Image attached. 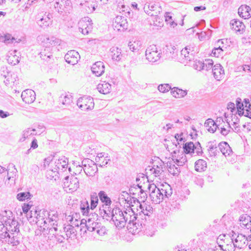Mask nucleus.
Instances as JSON below:
<instances>
[{"mask_svg": "<svg viewBox=\"0 0 251 251\" xmlns=\"http://www.w3.org/2000/svg\"><path fill=\"white\" fill-rule=\"evenodd\" d=\"M232 112L231 116V121L232 122V124L233 122L238 123L239 121V119L238 118V116H239L238 114V112L237 111H230Z\"/></svg>", "mask_w": 251, "mask_h": 251, "instance_id": "69168bd1", "label": "nucleus"}, {"mask_svg": "<svg viewBox=\"0 0 251 251\" xmlns=\"http://www.w3.org/2000/svg\"><path fill=\"white\" fill-rule=\"evenodd\" d=\"M44 43L47 44V46L49 44L52 47L60 45L62 43V40L54 36L50 37L47 36L44 40Z\"/></svg>", "mask_w": 251, "mask_h": 251, "instance_id": "c85d7f7f", "label": "nucleus"}, {"mask_svg": "<svg viewBox=\"0 0 251 251\" xmlns=\"http://www.w3.org/2000/svg\"><path fill=\"white\" fill-rule=\"evenodd\" d=\"M39 0H28L23 6L24 7V10L27 11L30 6L37 3Z\"/></svg>", "mask_w": 251, "mask_h": 251, "instance_id": "e2e57ef3", "label": "nucleus"}, {"mask_svg": "<svg viewBox=\"0 0 251 251\" xmlns=\"http://www.w3.org/2000/svg\"><path fill=\"white\" fill-rule=\"evenodd\" d=\"M80 208L83 215H87L89 211V205L87 201H82L80 204Z\"/></svg>", "mask_w": 251, "mask_h": 251, "instance_id": "3c124183", "label": "nucleus"}, {"mask_svg": "<svg viewBox=\"0 0 251 251\" xmlns=\"http://www.w3.org/2000/svg\"><path fill=\"white\" fill-rule=\"evenodd\" d=\"M74 97L72 93L69 92H64L59 97V100L65 106L64 109L70 110L71 108L75 109L76 103L73 101Z\"/></svg>", "mask_w": 251, "mask_h": 251, "instance_id": "6e6552de", "label": "nucleus"}, {"mask_svg": "<svg viewBox=\"0 0 251 251\" xmlns=\"http://www.w3.org/2000/svg\"><path fill=\"white\" fill-rule=\"evenodd\" d=\"M171 94L176 98H182L187 94V91L184 90L177 87H174L171 91Z\"/></svg>", "mask_w": 251, "mask_h": 251, "instance_id": "7c9ffc66", "label": "nucleus"}, {"mask_svg": "<svg viewBox=\"0 0 251 251\" xmlns=\"http://www.w3.org/2000/svg\"><path fill=\"white\" fill-rule=\"evenodd\" d=\"M7 226L0 222V239L8 238L10 239L11 235L7 232Z\"/></svg>", "mask_w": 251, "mask_h": 251, "instance_id": "4c0bfd02", "label": "nucleus"}, {"mask_svg": "<svg viewBox=\"0 0 251 251\" xmlns=\"http://www.w3.org/2000/svg\"><path fill=\"white\" fill-rule=\"evenodd\" d=\"M52 15L50 12H45L42 17H38L39 19L37 21V24L41 28L45 29L47 28L50 25L52 24Z\"/></svg>", "mask_w": 251, "mask_h": 251, "instance_id": "f8f14e48", "label": "nucleus"}, {"mask_svg": "<svg viewBox=\"0 0 251 251\" xmlns=\"http://www.w3.org/2000/svg\"><path fill=\"white\" fill-rule=\"evenodd\" d=\"M14 40L15 38L10 34H0V42H3L6 45L12 43Z\"/></svg>", "mask_w": 251, "mask_h": 251, "instance_id": "58836bf2", "label": "nucleus"}, {"mask_svg": "<svg viewBox=\"0 0 251 251\" xmlns=\"http://www.w3.org/2000/svg\"><path fill=\"white\" fill-rule=\"evenodd\" d=\"M208 155L209 157H214L217 154V147L214 145H210L208 149Z\"/></svg>", "mask_w": 251, "mask_h": 251, "instance_id": "6e6d98bb", "label": "nucleus"}, {"mask_svg": "<svg viewBox=\"0 0 251 251\" xmlns=\"http://www.w3.org/2000/svg\"><path fill=\"white\" fill-rule=\"evenodd\" d=\"M183 149L185 154L195 153V145L193 142L186 143L183 145Z\"/></svg>", "mask_w": 251, "mask_h": 251, "instance_id": "ea45409f", "label": "nucleus"}, {"mask_svg": "<svg viewBox=\"0 0 251 251\" xmlns=\"http://www.w3.org/2000/svg\"><path fill=\"white\" fill-rule=\"evenodd\" d=\"M141 45V44L139 41H130L128 44L130 50L133 52L138 51Z\"/></svg>", "mask_w": 251, "mask_h": 251, "instance_id": "a18cd8bd", "label": "nucleus"}, {"mask_svg": "<svg viewBox=\"0 0 251 251\" xmlns=\"http://www.w3.org/2000/svg\"><path fill=\"white\" fill-rule=\"evenodd\" d=\"M236 110H245L244 107V103L242 101L240 98H238L236 100ZM246 110H248L246 109Z\"/></svg>", "mask_w": 251, "mask_h": 251, "instance_id": "680f3d73", "label": "nucleus"}, {"mask_svg": "<svg viewBox=\"0 0 251 251\" xmlns=\"http://www.w3.org/2000/svg\"><path fill=\"white\" fill-rule=\"evenodd\" d=\"M103 211L107 215L111 214L113 222L116 227L119 228L124 227L128 221H132L135 218V213L130 207L124 211L118 207L113 208L111 212L109 211V213H107L105 209Z\"/></svg>", "mask_w": 251, "mask_h": 251, "instance_id": "f257e3e1", "label": "nucleus"}, {"mask_svg": "<svg viewBox=\"0 0 251 251\" xmlns=\"http://www.w3.org/2000/svg\"><path fill=\"white\" fill-rule=\"evenodd\" d=\"M100 200L104 203L105 206H109L111 204V201L104 191H100L99 193Z\"/></svg>", "mask_w": 251, "mask_h": 251, "instance_id": "79ce46f5", "label": "nucleus"}, {"mask_svg": "<svg viewBox=\"0 0 251 251\" xmlns=\"http://www.w3.org/2000/svg\"><path fill=\"white\" fill-rule=\"evenodd\" d=\"M217 47H215L212 51V54L216 57H218L220 55H221V53L224 51L223 49L224 48V46H221V45H217L216 44Z\"/></svg>", "mask_w": 251, "mask_h": 251, "instance_id": "603ef678", "label": "nucleus"}, {"mask_svg": "<svg viewBox=\"0 0 251 251\" xmlns=\"http://www.w3.org/2000/svg\"><path fill=\"white\" fill-rule=\"evenodd\" d=\"M195 168L197 172L204 171L207 168V163L203 159H199L195 162Z\"/></svg>", "mask_w": 251, "mask_h": 251, "instance_id": "e433bc0d", "label": "nucleus"}, {"mask_svg": "<svg viewBox=\"0 0 251 251\" xmlns=\"http://www.w3.org/2000/svg\"><path fill=\"white\" fill-rule=\"evenodd\" d=\"M230 25L231 28L236 32H243L246 27L244 24L241 21L237 19L232 20L230 21Z\"/></svg>", "mask_w": 251, "mask_h": 251, "instance_id": "a878e982", "label": "nucleus"}, {"mask_svg": "<svg viewBox=\"0 0 251 251\" xmlns=\"http://www.w3.org/2000/svg\"><path fill=\"white\" fill-rule=\"evenodd\" d=\"M97 89L101 94H107L110 93L111 90V85L108 82H103L98 84Z\"/></svg>", "mask_w": 251, "mask_h": 251, "instance_id": "f704fd0d", "label": "nucleus"}, {"mask_svg": "<svg viewBox=\"0 0 251 251\" xmlns=\"http://www.w3.org/2000/svg\"><path fill=\"white\" fill-rule=\"evenodd\" d=\"M68 165V159L65 156L60 157L56 159L53 162L51 163V166L54 167L58 172L61 173L67 170Z\"/></svg>", "mask_w": 251, "mask_h": 251, "instance_id": "9b49d317", "label": "nucleus"}, {"mask_svg": "<svg viewBox=\"0 0 251 251\" xmlns=\"http://www.w3.org/2000/svg\"><path fill=\"white\" fill-rule=\"evenodd\" d=\"M60 173L56 169H54L51 166V168L48 169L46 172V177L48 179L50 180H56L59 178Z\"/></svg>", "mask_w": 251, "mask_h": 251, "instance_id": "2f4dec72", "label": "nucleus"}, {"mask_svg": "<svg viewBox=\"0 0 251 251\" xmlns=\"http://www.w3.org/2000/svg\"><path fill=\"white\" fill-rule=\"evenodd\" d=\"M250 217L249 215L247 214H243L240 217V221L241 224L247 228L249 229L251 228L249 226V221L250 220Z\"/></svg>", "mask_w": 251, "mask_h": 251, "instance_id": "de8ad7c7", "label": "nucleus"}, {"mask_svg": "<svg viewBox=\"0 0 251 251\" xmlns=\"http://www.w3.org/2000/svg\"><path fill=\"white\" fill-rule=\"evenodd\" d=\"M172 194V189L170 185L167 183L162 184L160 186V189L156 192L150 194L151 201L155 204L160 203L165 198H168Z\"/></svg>", "mask_w": 251, "mask_h": 251, "instance_id": "7ed1b4c3", "label": "nucleus"}, {"mask_svg": "<svg viewBox=\"0 0 251 251\" xmlns=\"http://www.w3.org/2000/svg\"><path fill=\"white\" fill-rule=\"evenodd\" d=\"M212 73L214 78L217 80H219V79L221 78L219 76L224 74V70L221 64H216L213 67Z\"/></svg>", "mask_w": 251, "mask_h": 251, "instance_id": "473e14b6", "label": "nucleus"}, {"mask_svg": "<svg viewBox=\"0 0 251 251\" xmlns=\"http://www.w3.org/2000/svg\"><path fill=\"white\" fill-rule=\"evenodd\" d=\"M43 212V209L40 210L38 211V215L36 216V223L40 226V227H43L44 225V221L46 219V215H41V213Z\"/></svg>", "mask_w": 251, "mask_h": 251, "instance_id": "09e8293b", "label": "nucleus"}, {"mask_svg": "<svg viewBox=\"0 0 251 251\" xmlns=\"http://www.w3.org/2000/svg\"><path fill=\"white\" fill-rule=\"evenodd\" d=\"M238 115L241 117L244 116L251 119V111H237Z\"/></svg>", "mask_w": 251, "mask_h": 251, "instance_id": "338daca9", "label": "nucleus"}, {"mask_svg": "<svg viewBox=\"0 0 251 251\" xmlns=\"http://www.w3.org/2000/svg\"><path fill=\"white\" fill-rule=\"evenodd\" d=\"M77 107L81 110H92L94 107L93 98L86 95L80 97L75 104V109H77Z\"/></svg>", "mask_w": 251, "mask_h": 251, "instance_id": "423d86ee", "label": "nucleus"}, {"mask_svg": "<svg viewBox=\"0 0 251 251\" xmlns=\"http://www.w3.org/2000/svg\"><path fill=\"white\" fill-rule=\"evenodd\" d=\"M53 6V9L59 13H62L64 11V7L59 1H56L55 2H50V8Z\"/></svg>", "mask_w": 251, "mask_h": 251, "instance_id": "49530a36", "label": "nucleus"}, {"mask_svg": "<svg viewBox=\"0 0 251 251\" xmlns=\"http://www.w3.org/2000/svg\"><path fill=\"white\" fill-rule=\"evenodd\" d=\"M7 232L11 235L10 239L8 238V242H10L13 245L19 244V242L16 239V236L14 235L15 234H17L19 231L18 222L14 220L7 226Z\"/></svg>", "mask_w": 251, "mask_h": 251, "instance_id": "9d476101", "label": "nucleus"}, {"mask_svg": "<svg viewBox=\"0 0 251 251\" xmlns=\"http://www.w3.org/2000/svg\"><path fill=\"white\" fill-rule=\"evenodd\" d=\"M110 55L113 61L116 62L122 61L124 56L122 53V50L120 48L112 47L110 49Z\"/></svg>", "mask_w": 251, "mask_h": 251, "instance_id": "5701e85b", "label": "nucleus"}, {"mask_svg": "<svg viewBox=\"0 0 251 251\" xmlns=\"http://www.w3.org/2000/svg\"><path fill=\"white\" fill-rule=\"evenodd\" d=\"M226 123L221 118L217 119V122L219 123L218 128L220 130L221 134L224 136L227 135L231 130L230 125L228 122V120L226 119Z\"/></svg>", "mask_w": 251, "mask_h": 251, "instance_id": "2eb2a0df", "label": "nucleus"}, {"mask_svg": "<svg viewBox=\"0 0 251 251\" xmlns=\"http://www.w3.org/2000/svg\"><path fill=\"white\" fill-rule=\"evenodd\" d=\"M80 5L82 6V8L85 9V12L88 14L93 12L95 10L96 8L98 6L96 3L88 1H86L83 3H81Z\"/></svg>", "mask_w": 251, "mask_h": 251, "instance_id": "c756f323", "label": "nucleus"}, {"mask_svg": "<svg viewBox=\"0 0 251 251\" xmlns=\"http://www.w3.org/2000/svg\"><path fill=\"white\" fill-rule=\"evenodd\" d=\"M204 61L196 60L194 64V68L197 70L201 71L204 70Z\"/></svg>", "mask_w": 251, "mask_h": 251, "instance_id": "13d9d810", "label": "nucleus"}, {"mask_svg": "<svg viewBox=\"0 0 251 251\" xmlns=\"http://www.w3.org/2000/svg\"><path fill=\"white\" fill-rule=\"evenodd\" d=\"M98 219V215L96 213L90 215L86 219H83L80 221V226L81 229L86 227V229L90 231H95L99 227L100 224L97 222Z\"/></svg>", "mask_w": 251, "mask_h": 251, "instance_id": "20e7f679", "label": "nucleus"}, {"mask_svg": "<svg viewBox=\"0 0 251 251\" xmlns=\"http://www.w3.org/2000/svg\"><path fill=\"white\" fill-rule=\"evenodd\" d=\"M181 55L183 56L187 61H191L194 59L193 53L188 50V47L183 49L180 51Z\"/></svg>", "mask_w": 251, "mask_h": 251, "instance_id": "37998d69", "label": "nucleus"}, {"mask_svg": "<svg viewBox=\"0 0 251 251\" xmlns=\"http://www.w3.org/2000/svg\"><path fill=\"white\" fill-rule=\"evenodd\" d=\"M219 148L225 156L229 155L232 152L231 148L226 142H221L219 144Z\"/></svg>", "mask_w": 251, "mask_h": 251, "instance_id": "c9c22d12", "label": "nucleus"}, {"mask_svg": "<svg viewBox=\"0 0 251 251\" xmlns=\"http://www.w3.org/2000/svg\"><path fill=\"white\" fill-rule=\"evenodd\" d=\"M146 59L150 62L155 63L159 61L162 57V52L160 51L159 48L155 45L149 46L145 52Z\"/></svg>", "mask_w": 251, "mask_h": 251, "instance_id": "39448f33", "label": "nucleus"}, {"mask_svg": "<svg viewBox=\"0 0 251 251\" xmlns=\"http://www.w3.org/2000/svg\"><path fill=\"white\" fill-rule=\"evenodd\" d=\"M98 203V198L96 193L91 196V208L94 209L97 205Z\"/></svg>", "mask_w": 251, "mask_h": 251, "instance_id": "4d7b16f0", "label": "nucleus"}, {"mask_svg": "<svg viewBox=\"0 0 251 251\" xmlns=\"http://www.w3.org/2000/svg\"><path fill=\"white\" fill-rule=\"evenodd\" d=\"M63 188L67 192L75 191L79 187V183L77 177L67 176L63 180Z\"/></svg>", "mask_w": 251, "mask_h": 251, "instance_id": "0eeeda50", "label": "nucleus"}, {"mask_svg": "<svg viewBox=\"0 0 251 251\" xmlns=\"http://www.w3.org/2000/svg\"><path fill=\"white\" fill-rule=\"evenodd\" d=\"M239 15L245 19H249L251 17V8L247 5H242L238 8Z\"/></svg>", "mask_w": 251, "mask_h": 251, "instance_id": "393cba45", "label": "nucleus"}, {"mask_svg": "<svg viewBox=\"0 0 251 251\" xmlns=\"http://www.w3.org/2000/svg\"><path fill=\"white\" fill-rule=\"evenodd\" d=\"M12 212L9 210H5L0 214V222L8 226L14 220Z\"/></svg>", "mask_w": 251, "mask_h": 251, "instance_id": "dca6fc26", "label": "nucleus"}, {"mask_svg": "<svg viewBox=\"0 0 251 251\" xmlns=\"http://www.w3.org/2000/svg\"><path fill=\"white\" fill-rule=\"evenodd\" d=\"M74 166H75V175H79L80 174L82 170H83V166H82L80 165L75 163H74Z\"/></svg>", "mask_w": 251, "mask_h": 251, "instance_id": "774afa93", "label": "nucleus"}, {"mask_svg": "<svg viewBox=\"0 0 251 251\" xmlns=\"http://www.w3.org/2000/svg\"><path fill=\"white\" fill-rule=\"evenodd\" d=\"M35 92L31 89H26L21 94L23 100L26 103H31L35 100Z\"/></svg>", "mask_w": 251, "mask_h": 251, "instance_id": "6ab92c4d", "label": "nucleus"}, {"mask_svg": "<svg viewBox=\"0 0 251 251\" xmlns=\"http://www.w3.org/2000/svg\"><path fill=\"white\" fill-rule=\"evenodd\" d=\"M172 13L171 12H166L164 15L165 22L170 26L174 28L177 25V23L173 19Z\"/></svg>", "mask_w": 251, "mask_h": 251, "instance_id": "a19ab883", "label": "nucleus"}, {"mask_svg": "<svg viewBox=\"0 0 251 251\" xmlns=\"http://www.w3.org/2000/svg\"><path fill=\"white\" fill-rule=\"evenodd\" d=\"M79 58L80 55L78 52L74 50L69 51L64 57L66 61L71 65L76 64Z\"/></svg>", "mask_w": 251, "mask_h": 251, "instance_id": "aec40b11", "label": "nucleus"}, {"mask_svg": "<svg viewBox=\"0 0 251 251\" xmlns=\"http://www.w3.org/2000/svg\"><path fill=\"white\" fill-rule=\"evenodd\" d=\"M41 215H46V219L44 221L43 229L47 228L49 229L50 234H54V231L57 230V221H58V214L57 212L54 210L48 211L43 209V212L41 213Z\"/></svg>", "mask_w": 251, "mask_h": 251, "instance_id": "f03ea898", "label": "nucleus"}, {"mask_svg": "<svg viewBox=\"0 0 251 251\" xmlns=\"http://www.w3.org/2000/svg\"><path fill=\"white\" fill-rule=\"evenodd\" d=\"M113 26L114 29L118 31H124L127 29L128 23L125 17L117 16L113 22Z\"/></svg>", "mask_w": 251, "mask_h": 251, "instance_id": "4468645a", "label": "nucleus"}, {"mask_svg": "<svg viewBox=\"0 0 251 251\" xmlns=\"http://www.w3.org/2000/svg\"><path fill=\"white\" fill-rule=\"evenodd\" d=\"M31 196L29 192H21L17 195L16 197L19 201H24L30 199Z\"/></svg>", "mask_w": 251, "mask_h": 251, "instance_id": "8fccbe9b", "label": "nucleus"}, {"mask_svg": "<svg viewBox=\"0 0 251 251\" xmlns=\"http://www.w3.org/2000/svg\"><path fill=\"white\" fill-rule=\"evenodd\" d=\"M52 49L50 46H47L45 48L42 50L39 54L40 58L43 60L48 61L49 59L52 57V53L51 52Z\"/></svg>", "mask_w": 251, "mask_h": 251, "instance_id": "cd10ccee", "label": "nucleus"}, {"mask_svg": "<svg viewBox=\"0 0 251 251\" xmlns=\"http://www.w3.org/2000/svg\"><path fill=\"white\" fill-rule=\"evenodd\" d=\"M83 171L87 176H93L98 172V167L96 164L89 159H84L82 161Z\"/></svg>", "mask_w": 251, "mask_h": 251, "instance_id": "1a4fd4ad", "label": "nucleus"}, {"mask_svg": "<svg viewBox=\"0 0 251 251\" xmlns=\"http://www.w3.org/2000/svg\"><path fill=\"white\" fill-rule=\"evenodd\" d=\"M95 230H96L97 234L100 236H104L106 234V229L104 226L100 227L99 226V227Z\"/></svg>", "mask_w": 251, "mask_h": 251, "instance_id": "0e129e2a", "label": "nucleus"}, {"mask_svg": "<svg viewBox=\"0 0 251 251\" xmlns=\"http://www.w3.org/2000/svg\"><path fill=\"white\" fill-rule=\"evenodd\" d=\"M36 131L35 128L31 129L27 128L23 131L21 137L20 138L19 142L20 143L24 142L26 139H28L31 135H34V132Z\"/></svg>", "mask_w": 251, "mask_h": 251, "instance_id": "72a5a7b5", "label": "nucleus"}, {"mask_svg": "<svg viewBox=\"0 0 251 251\" xmlns=\"http://www.w3.org/2000/svg\"><path fill=\"white\" fill-rule=\"evenodd\" d=\"M248 239L247 237L242 234H238L235 239L233 238V235H232L231 243H233V246L238 249H244L248 245Z\"/></svg>", "mask_w": 251, "mask_h": 251, "instance_id": "ddd939ff", "label": "nucleus"}, {"mask_svg": "<svg viewBox=\"0 0 251 251\" xmlns=\"http://www.w3.org/2000/svg\"><path fill=\"white\" fill-rule=\"evenodd\" d=\"M172 88L169 84H161L158 85V90L161 93H166L172 91Z\"/></svg>", "mask_w": 251, "mask_h": 251, "instance_id": "864d4df0", "label": "nucleus"}, {"mask_svg": "<svg viewBox=\"0 0 251 251\" xmlns=\"http://www.w3.org/2000/svg\"><path fill=\"white\" fill-rule=\"evenodd\" d=\"M104 65L101 61H98L93 64L91 70L93 74L97 76L101 75L104 72Z\"/></svg>", "mask_w": 251, "mask_h": 251, "instance_id": "b1692460", "label": "nucleus"}, {"mask_svg": "<svg viewBox=\"0 0 251 251\" xmlns=\"http://www.w3.org/2000/svg\"><path fill=\"white\" fill-rule=\"evenodd\" d=\"M119 199L123 202L125 201V203L130 205L131 203V198L129 194L126 191H122L119 195Z\"/></svg>", "mask_w": 251, "mask_h": 251, "instance_id": "c03bdc74", "label": "nucleus"}, {"mask_svg": "<svg viewBox=\"0 0 251 251\" xmlns=\"http://www.w3.org/2000/svg\"><path fill=\"white\" fill-rule=\"evenodd\" d=\"M163 163L162 162L159 163L158 165H153L152 167L149 166L146 169L147 174L153 175L157 177L159 176L163 172Z\"/></svg>", "mask_w": 251, "mask_h": 251, "instance_id": "a211bd4d", "label": "nucleus"}, {"mask_svg": "<svg viewBox=\"0 0 251 251\" xmlns=\"http://www.w3.org/2000/svg\"><path fill=\"white\" fill-rule=\"evenodd\" d=\"M219 123L214 122L212 119H208L204 123L206 129L211 133H214L218 128Z\"/></svg>", "mask_w": 251, "mask_h": 251, "instance_id": "bb28decb", "label": "nucleus"}, {"mask_svg": "<svg viewBox=\"0 0 251 251\" xmlns=\"http://www.w3.org/2000/svg\"><path fill=\"white\" fill-rule=\"evenodd\" d=\"M137 211H139L140 214L142 213L145 216H148L149 217L153 213V208L152 206L144 202L140 203L138 208H137Z\"/></svg>", "mask_w": 251, "mask_h": 251, "instance_id": "4be33fe9", "label": "nucleus"}, {"mask_svg": "<svg viewBox=\"0 0 251 251\" xmlns=\"http://www.w3.org/2000/svg\"><path fill=\"white\" fill-rule=\"evenodd\" d=\"M204 68L205 70L208 71L209 70L211 69V68L213 69V61L212 60L210 59H205L204 61Z\"/></svg>", "mask_w": 251, "mask_h": 251, "instance_id": "052dcab7", "label": "nucleus"}, {"mask_svg": "<svg viewBox=\"0 0 251 251\" xmlns=\"http://www.w3.org/2000/svg\"><path fill=\"white\" fill-rule=\"evenodd\" d=\"M178 150L174 151L173 152L172 157L174 163L178 166H182L187 161L186 156L183 152H181V154H179Z\"/></svg>", "mask_w": 251, "mask_h": 251, "instance_id": "f3484780", "label": "nucleus"}, {"mask_svg": "<svg viewBox=\"0 0 251 251\" xmlns=\"http://www.w3.org/2000/svg\"><path fill=\"white\" fill-rule=\"evenodd\" d=\"M136 220L137 217L136 215L135 214L134 219L131 220L132 221H128L127 223V227L129 230V232H132L134 234L138 233L142 230V225L136 222Z\"/></svg>", "mask_w": 251, "mask_h": 251, "instance_id": "412c9836", "label": "nucleus"}, {"mask_svg": "<svg viewBox=\"0 0 251 251\" xmlns=\"http://www.w3.org/2000/svg\"><path fill=\"white\" fill-rule=\"evenodd\" d=\"M160 51L162 52V55H166V57H170L169 55V53H171V50H174L173 48L171 45H167L165 47L162 49L159 48Z\"/></svg>", "mask_w": 251, "mask_h": 251, "instance_id": "5fc2aeb1", "label": "nucleus"}, {"mask_svg": "<svg viewBox=\"0 0 251 251\" xmlns=\"http://www.w3.org/2000/svg\"><path fill=\"white\" fill-rule=\"evenodd\" d=\"M110 161V157L106 155L105 157L101 158V159H98L97 162L100 163V165L101 167H103L108 164L109 161Z\"/></svg>", "mask_w": 251, "mask_h": 251, "instance_id": "bf43d9fd", "label": "nucleus"}]
</instances>
